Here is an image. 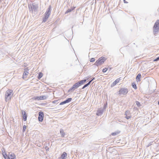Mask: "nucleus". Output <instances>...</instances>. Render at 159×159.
Listing matches in <instances>:
<instances>
[{"instance_id":"obj_1","label":"nucleus","mask_w":159,"mask_h":159,"mask_svg":"<svg viewBox=\"0 0 159 159\" xmlns=\"http://www.w3.org/2000/svg\"><path fill=\"white\" fill-rule=\"evenodd\" d=\"M13 95V91L12 90L10 89L7 90L6 92L5 98L6 102L10 100L12 96Z\"/></svg>"},{"instance_id":"obj_2","label":"nucleus","mask_w":159,"mask_h":159,"mask_svg":"<svg viewBox=\"0 0 159 159\" xmlns=\"http://www.w3.org/2000/svg\"><path fill=\"white\" fill-rule=\"evenodd\" d=\"M159 31V20H157L153 27V32L154 34L156 35Z\"/></svg>"},{"instance_id":"obj_3","label":"nucleus","mask_w":159,"mask_h":159,"mask_svg":"<svg viewBox=\"0 0 159 159\" xmlns=\"http://www.w3.org/2000/svg\"><path fill=\"white\" fill-rule=\"evenodd\" d=\"M106 59H107L104 57H100L94 63V65L97 66H100L103 64Z\"/></svg>"},{"instance_id":"obj_4","label":"nucleus","mask_w":159,"mask_h":159,"mask_svg":"<svg viewBox=\"0 0 159 159\" xmlns=\"http://www.w3.org/2000/svg\"><path fill=\"white\" fill-rule=\"evenodd\" d=\"M29 69L28 68L24 69L22 76V78L23 79H26L28 78L29 75Z\"/></svg>"},{"instance_id":"obj_5","label":"nucleus","mask_w":159,"mask_h":159,"mask_svg":"<svg viewBox=\"0 0 159 159\" xmlns=\"http://www.w3.org/2000/svg\"><path fill=\"white\" fill-rule=\"evenodd\" d=\"M51 10L50 8H49L48 10L45 13V17L43 20V21L45 22L46 20L48 18L50 14Z\"/></svg>"},{"instance_id":"obj_6","label":"nucleus","mask_w":159,"mask_h":159,"mask_svg":"<svg viewBox=\"0 0 159 159\" xmlns=\"http://www.w3.org/2000/svg\"><path fill=\"white\" fill-rule=\"evenodd\" d=\"M128 89H127L122 88L119 91L120 94H126L128 93Z\"/></svg>"},{"instance_id":"obj_7","label":"nucleus","mask_w":159,"mask_h":159,"mask_svg":"<svg viewBox=\"0 0 159 159\" xmlns=\"http://www.w3.org/2000/svg\"><path fill=\"white\" fill-rule=\"evenodd\" d=\"M47 98V97L45 96H41L39 97H35L33 99L35 100H43Z\"/></svg>"},{"instance_id":"obj_8","label":"nucleus","mask_w":159,"mask_h":159,"mask_svg":"<svg viewBox=\"0 0 159 159\" xmlns=\"http://www.w3.org/2000/svg\"><path fill=\"white\" fill-rule=\"evenodd\" d=\"M39 120L40 122H42L43 120V118L44 116L43 113L42 111H40L39 112Z\"/></svg>"},{"instance_id":"obj_9","label":"nucleus","mask_w":159,"mask_h":159,"mask_svg":"<svg viewBox=\"0 0 159 159\" xmlns=\"http://www.w3.org/2000/svg\"><path fill=\"white\" fill-rule=\"evenodd\" d=\"M8 159H16L15 154L13 153H9L7 157Z\"/></svg>"},{"instance_id":"obj_10","label":"nucleus","mask_w":159,"mask_h":159,"mask_svg":"<svg viewBox=\"0 0 159 159\" xmlns=\"http://www.w3.org/2000/svg\"><path fill=\"white\" fill-rule=\"evenodd\" d=\"M80 86V83L78 82L75 84L74 85L71 87V90H74L75 89L77 88Z\"/></svg>"},{"instance_id":"obj_11","label":"nucleus","mask_w":159,"mask_h":159,"mask_svg":"<svg viewBox=\"0 0 159 159\" xmlns=\"http://www.w3.org/2000/svg\"><path fill=\"white\" fill-rule=\"evenodd\" d=\"M120 80V78H119L116 79V80L112 83V84L111 85V87H113L116 85V84L118 83H119Z\"/></svg>"},{"instance_id":"obj_12","label":"nucleus","mask_w":159,"mask_h":159,"mask_svg":"<svg viewBox=\"0 0 159 159\" xmlns=\"http://www.w3.org/2000/svg\"><path fill=\"white\" fill-rule=\"evenodd\" d=\"M125 115H126L125 118L127 119H129L131 117L130 114L128 111H126L125 112Z\"/></svg>"},{"instance_id":"obj_13","label":"nucleus","mask_w":159,"mask_h":159,"mask_svg":"<svg viewBox=\"0 0 159 159\" xmlns=\"http://www.w3.org/2000/svg\"><path fill=\"white\" fill-rule=\"evenodd\" d=\"M22 114L23 115V117L25 121H26L27 120V115L25 112L24 111H22Z\"/></svg>"},{"instance_id":"obj_14","label":"nucleus","mask_w":159,"mask_h":159,"mask_svg":"<svg viewBox=\"0 0 159 159\" xmlns=\"http://www.w3.org/2000/svg\"><path fill=\"white\" fill-rule=\"evenodd\" d=\"M67 153L66 152H64L61 155V159H66V157H67Z\"/></svg>"},{"instance_id":"obj_15","label":"nucleus","mask_w":159,"mask_h":159,"mask_svg":"<svg viewBox=\"0 0 159 159\" xmlns=\"http://www.w3.org/2000/svg\"><path fill=\"white\" fill-rule=\"evenodd\" d=\"M75 8V7H71V8L70 9H68L65 13H67L68 12H70L71 11H72Z\"/></svg>"},{"instance_id":"obj_16","label":"nucleus","mask_w":159,"mask_h":159,"mask_svg":"<svg viewBox=\"0 0 159 159\" xmlns=\"http://www.w3.org/2000/svg\"><path fill=\"white\" fill-rule=\"evenodd\" d=\"M86 81V80H82L81 81H80L78 82L79 83H80V85H81L83 84Z\"/></svg>"},{"instance_id":"obj_17","label":"nucleus","mask_w":159,"mask_h":159,"mask_svg":"<svg viewBox=\"0 0 159 159\" xmlns=\"http://www.w3.org/2000/svg\"><path fill=\"white\" fill-rule=\"evenodd\" d=\"M141 74H139L136 77V79L137 80H138L139 81H140V78H141Z\"/></svg>"},{"instance_id":"obj_18","label":"nucleus","mask_w":159,"mask_h":159,"mask_svg":"<svg viewBox=\"0 0 159 159\" xmlns=\"http://www.w3.org/2000/svg\"><path fill=\"white\" fill-rule=\"evenodd\" d=\"M43 74L42 73L40 72L39 74V75L38 76V79H40L42 77V76H43Z\"/></svg>"},{"instance_id":"obj_19","label":"nucleus","mask_w":159,"mask_h":159,"mask_svg":"<svg viewBox=\"0 0 159 159\" xmlns=\"http://www.w3.org/2000/svg\"><path fill=\"white\" fill-rule=\"evenodd\" d=\"M2 155L3 157H4L5 159H7V158L8 156L5 152H3L2 153Z\"/></svg>"},{"instance_id":"obj_20","label":"nucleus","mask_w":159,"mask_h":159,"mask_svg":"<svg viewBox=\"0 0 159 159\" xmlns=\"http://www.w3.org/2000/svg\"><path fill=\"white\" fill-rule=\"evenodd\" d=\"M60 133L61 134L62 137H64V136L65 134V133L64 132V131H63V130H60Z\"/></svg>"},{"instance_id":"obj_21","label":"nucleus","mask_w":159,"mask_h":159,"mask_svg":"<svg viewBox=\"0 0 159 159\" xmlns=\"http://www.w3.org/2000/svg\"><path fill=\"white\" fill-rule=\"evenodd\" d=\"M102 112L101 110H99L97 111V113H96L97 115L98 116H99L101 114H102Z\"/></svg>"},{"instance_id":"obj_22","label":"nucleus","mask_w":159,"mask_h":159,"mask_svg":"<svg viewBox=\"0 0 159 159\" xmlns=\"http://www.w3.org/2000/svg\"><path fill=\"white\" fill-rule=\"evenodd\" d=\"M132 85L133 87L135 89H137V87L134 83H132Z\"/></svg>"},{"instance_id":"obj_23","label":"nucleus","mask_w":159,"mask_h":159,"mask_svg":"<svg viewBox=\"0 0 159 159\" xmlns=\"http://www.w3.org/2000/svg\"><path fill=\"white\" fill-rule=\"evenodd\" d=\"M72 100V98H68L66 100V103H68L70 102Z\"/></svg>"},{"instance_id":"obj_24","label":"nucleus","mask_w":159,"mask_h":159,"mask_svg":"<svg viewBox=\"0 0 159 159\" xmlns=\"http://www.w3.org/2000/svg\"><path fill=\"white\" fill-rule=\"evenodd\" d=\"M107 70H108V69L107 68H105L102 70V72L103 73H105L107 71Z\"/></svg>"},{"instance_id":"obj_25","label":"nucleus","mask_w":159,"mask_h":159,"mask_svg":"<svg viewBox=\"0 0 159 159\" xmlns=\"http://www.w3.org/2000/svg\"><path fill=\"white\" fill-rule=\"evenodd\" d=\"M66 101H63V102H61L60 103V105H62L64 104H66Z\"/></svg>"},{"instance_id":"obj_26","label":"nucleus","mask_w":159,"mask_h":159,"mask_svg":"<svg viewBox=\"0 0 159 159\" xmlns=\"http://www.w3.org/2000/svg\"><path fill=\"white\" fill-rule=\"evenodd\" d=\"M136 105H137L138 106H139H139H140V102H138V101H136Z\"/></svg>"},{"instance_id":"obj_27","label":"nucleus","mask_w":159,"mask_h":159,"mask_svg":"<svg viewBox=\"0 0 159 159\" xmlns=\"http://www.w3.org/2000/svg\"><path fill=\"white\" fill-rule=\"evenodd\" d=\"M95 61V59L94 58H92L90 59V62H93Z\"/></svg>"},{"instance_id":"obj_28","label":"nucleus","mask_w":159,"mask_h":159,"mask_svg":"<svg viewBox=\"0 0 159 159\" xmlns=\"http://www.w3.org/2000/svg\"><path fill=\"white\" fill-rule=\"evenodd\" d=\"M118 134L117 132L113 133L111 134V135L113 136L115 135Z\"/></svg>"},{"instance_id":"obj_29","label":"nucleus","mask_w":159,"mask_h":159,"mask_svg":"<svg viewBox=\"0 0 159 159\" xmlns=\"http://www.w3.org/2000/svg\"><path fill=\"white\" fill-rule=\"evenodd\" d=\"M26 126L25 125H24L23 127V131H25L26 129Z\"/></svg>"},{"instance_id":"obj_30","label":"nucleus","mask_w":159,"mask_h":159,"mask_svg":"<svg viewBox=\"0 0 159 159\" xmlns=\"http://www.w3.org/2000/svg\"><path fill=\"white\" fill-rule=\"evenodd\" d=\"M158 60H159V57H157V58L156 59H154V61H157Z\"/></svg>"},{"instance_id":"obj_31","label":"nucleus","mask_w":159,"mask_h":159,"mask_svg":"<svg viewBox=\"0 0 159 159\" xmlns=\"http://www.w3.org/2000/svg\"><path fill=\"white\" fill-rule=\"evenodd\" d=\"M88 85V84H86L82 88V89H84Z\"/></svg>"},{"instance_id":"obj_32","label":"nucleus","mask_w":159,"mask_h":159,"mask_svg":"<svg viewBox=\"0 0 159 159\" xmlns=\"http://www.w3.org/2000/svg\"><path fill=\"white\" fill-rule=\"evenodd\" d=\"M94 79V78H93L92 80H90L88 84V85H89L90 83Z\"/></svg>"},{"instance_id":"obj_33","label":"nucleus","mask_w":159,"mask_h":159,"mask_svg":"<svg viewBox=\"0 0 159 159\" xmlns=\"http://www.w3.org/2000/svg\"><path fill=\"white\" fill-rule=\"evenodd\" d=\"M124 2L125 3H126V2L125 1V0H124Z\"/></svg>"},{"instance_id":"obj_34","label":"nucleus","mask_w":159,"mask_h":159,"mask_svg":"<svg viewBox=\"0 0 159 159\" xmlns=\"http://www.w3.org/2000/svg\"><path fill=\"white\" fill-rule=\"evenodd\" d=\"M158 104L159 105V101L158 102Z\"/></svg>"},{"instance_id":"obj_35","label":"nucleus","mask_w":159,"mask_h":159,"mask_svg":"<svg viewBox=\"0 0 159 159\" xmlns=\"http://www.w3.org/2000/svg\"><path fill=\"white\" fill-rule=\"evenodd\" d=\"M109 69L111 70V68H109Z\"/></svg>"},{"instance_id":"obj_36","label":"nucleus","mask_w":159,"mask_h":159,"mask_svg":"<svg viewBox=\"0 0 159 159\" xmlns=\"http://www.w3.org/2000/svg\"><path fill=\"white\" fill-rule=\"evenodd\" d=\"M109 69L111 70V68H109Z\"/></svg>"},{"instance_id":"obj_37","label":"nucleus","mask_w":159,"mask_h":159,"mask_svg":"<svg viewBox=\"0 0 159 159\" xmlns=\"http://www.w3.org/2000/svg\"><path fill=\"white\" fill-rule=\"evenodd\" d=\"M1 0H0V1H1Z\"/></svg>"}]
</instances>
